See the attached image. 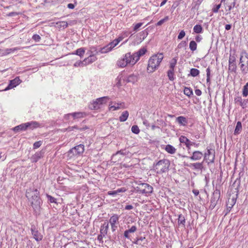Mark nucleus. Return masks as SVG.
Wrapping results in <instances>:
<instances>
[{
  "mask_svg": "<svg viewBox=\"0 0 248 248\" xmlns=\"http://www.w3.org/2000/svg\"><path fill=\"white\" fill-rule=\"evenodd\" d=\"M111 227V229L112 232H114L116 231V229L117 228V226L116 225V224L114 223H110Z\"/></svg>",
  "mask_w": 248,
  "mask_h": 248,
  "instance_id": "13d9d810",
  "label": "nucleus"
},
{
  "mask_svg": "<svg viewBox=\"0 0 248 248\" xmlns=\"http://www.w3.org/2000/svg\"><path fill=\"white\" fill-rule=\"evenodd\" d=\"M185 35L186 33L185 31L183 30L181 31L178 36V39L180 40L182 39L185 37Z\"/></svg>",
  "mask_w": 248,
  "mask_h": 248,
  "instance_id": "3c124183",
  "label": "nucleus"
},
{
  "mask_svg": "<svg viewBox=\"0 0 248 248\" xmlns=\"http://www.w3.org/2000/svg\"><path fill=\"white\" fill-rule=\"evenodd\" d=\"M146 52V50L144 48L140 49L139 51L133 53V55L136 57V60L139 61L140 57L145 54Z\"/></svg>",
  "mask_w": 248,
  "mask_h": 248,
  "instance_id": "5701e85b",
  "label": "nucleus"
},
{
  "mask_svg": "<svg viewBox=\"0 0 248 248\" xmlns=\"http://www.w3.org/2000/svg\"><path fill=\"white\" fill-rule=\"evenodd\" d=\"M88 53L90 54H94L96 55L98 53L97 48L95 47H90V50L88 51Z\"/></svg>",
  "mask_w": 248,
  "mask_h": 248,
  "instance_id": "a18cd8bd",
  "label": "nucleus"
},
{
  "mask_svg": "<svg viewBox=\"0 0 248 248\" xmlns=\"http://www.w3.org/2000/svg\"><path fill=\"white\" fill-rule=\"evenodd\" d=\"M192 192L195 196H197L199 194V191L197 189H193Z\"/></svg>",
  "mask_w": 248,
  "mask_h": 248,
  "instance_id": "338daca9",
  "label": "nucleus"
},
{
  "mask_svg": "<svg viewBox=\"0 0 248 248\" xmlns=\"http://www.w3.org/2000/svg\"><path fill=\"white\" fill-rule=\"evenodd\" d=\"M137 228L136 226H133L129 229L127 230V231L129 233H133V232H135L137 231Z\"/></svg>",
  "mask_w": 248,
  "mask_h": 248,
  "instance_id": "5fc2aeb1",
  "label": "nucleus"
},
{
  "mask_svg": "<svg viewBox=\"0 0 248 248\" xmlns=\"http://www.w3.org/2000/svg\"><path fill=\"white\" fill-rule=\"evenodd\" d=\"M177 59L175 58H173L170 62V69L174 70V67L177 63Z\"/></svg>",
  "mask_w": 248,
  "mask_h": 248,
  "instance_id": "a19ab883",
  "label": "nucleus"
},
{
  "mask_svg": "<svg viewBox=\"0 0 248 248\" xmlns=\"http://www.w3.org/2000/svg\"><path fill=\"white\" fill-rule=\"evenodd\" d=\"M119 216L118 215L114 214L111 216L109 219V222L110 223L116 224L118 222Z\"/></svg>",
  "mask_w": 248,
  "mask_h": 248,
  "instance_id": "72a5a7b5",
  "label": "nucleus"
},
{
  "mask_svg": "<svg viewBox=\"0 0 248 248\" xmlns=\"http://www.w3.org/2000/svg\"><path fill=\"white\" fill-rule=\"evenodd\" d=\"M129 153V151H127L126 149H123V150H121L120 151H118L116 153V154H121L122 155H128Z\"/></svg>",
  "mask_w": 248,
  "mask_h": 248,
  "instance_id": "de8ad7c7",
  "label": "nucleus"
},
{
  "mask_svg": "<svg viewBox=\"0 0 248 248\" xmlns=\"http://www.w3.org/2000/svg\"><path fill=\"white\" fill-rule=\"evenodd\" d=\"M163 59L162 53H157L152 55L148 60L147 72L152 73L155 72L159 66Z\"/></svg>",
  "mask_w": 248,
  "mask_h": 248,
  "instance_id": "f03ea898",
  "label": "nucleus"
},
{
  "mask_svg": "<svg viewBox=\"0 0 248 248\" xmlns=\"http://www.w3.org/2000/svg\"><path fill=\"white\" fill-rule=\"evenodd\" d=\"M67 7L69 9H73L75 7V6L72 3H69L67 5Z\"/></svg>",
  "mask_w": 248,
  "mask_h": 248,
  "instance_id": "69168bd1",
  "label": "nucleus"
},
{
  "mask_svg": "<svg viewBox=\"0 0 248 248\" xmlns=\"http://www.w3.org/2000/svg\"><path fill=\"white\" fill-rule=\"evenodd\" d=\"M178 123L183 125H186L187 123L186 119L183 116H179L176 119Z\"/></svg>",
  "mask_w": 248,
  "mask_h": 248,
  "instance_id": "c85d7f7f",
  "label": "nucleus"
},
{
  "mask_svg": "<svg viewBox=\"0 0 248 248\" xmlns=\"http://www.w3.org/2000/svg\"><path fill=\"white\" fill-rule=\"evenodd\" d=\"M215 157V152L214 150L208 149L207 152L205 153L204 155V160L208 164L213 163L214 162Z\"/></svg>",
  "mask_w": 248,
  "mask_h": 248,
  "instance_id": "9d476101",
  "label": "nucleus"
},
{
  "mask_svg": "<svg viewBox=\"0 0 248 248\" xmlns=\"http://www.w3.org/2000/svg\"><path fill=\"white\" fill-rule=\"evenodd\" d=\"M21 83V80L19 77H16L13 80H10L8 86L5 88V90H8L16 87Z\"/></svg>",
  "mask_w": 248,
  "mask_h": 248,
  "instance_id": "ddd939ff",
  "label": "nucleus"
},
{
  "mask_svg": "<svg viewBox=\"0 0 248 248\" xmlns=\"http://www.w3.org/2000/svg\"><path fill=\"white\" fill-rule=\"evenodd\" d=\"M68 115H71L74 119H77L83 117L85 115V114L83 112H78L68 114Z\"/></svg>",
  "mask_w": 248,
  "mask_h": 248,
  "instance_id": "c756f323",
  "label": "nucleus"
},
{
  "mask_svg": "<svg viewBox=\"0 0 248 248\" xmlns=\"http://www.w3.org/2000/svg\"><path fill=\"white\" fill-rule=\"evenodd\" d=\"M169 18L168 16H165L164 18L158 21L156 24V26H159L162 25L164 22L167 21L169 20Z\"/></svg>",
  "mask_w": 248,
  "mask_h": 248,
  "instance_id": "c03bdc74",
  "label": "nucleus"
},
{
  "mask_svg": "<svg viewBox=\"0 0 248 248\" xmlns=\"http://www.w3.org/2000/svg\"><path fill=\"white\" fill-rule=\"evenodd\" d=\"M108 229V223L105 222L101 227L100 234H103V236H105L107 234Z\"/></svg>",
  "mask_w": 248,
  "mask_h": 248,
  "instance_id": "4be33fe9",
  "label": "nucleus"
},
{
  "mask_svg": "<svg viewBox=\"0 0 248 248\" xmlns=\"http://www.w3.org/2000/svg\"><path fill=\"white\" fill-rule=\"evenodd\" d=\"M117 194V191L116 190H115V191H109L108 192V195H116Z\"/></svg>",
  "mask_w": 248,
  "mask_h": 248,
  "instance_id": "774afa93",
  "label": "nucleus"
},
{
  "mask_svg": "<svg viewBox=\"0 0 248 248\" xmlns=\"http://www.w3.org/2000/svg\"><path fill=\"white\" fill-rule=\"evenodd\" d=\"M56 27L59 29H65L68 27V23L65 21H61L56 23Z\"/></svg>",
  "mask_w": 248,
  "mask_h": 248,
  "instance_id": "393cba45",
  "label": "nucleus"
},
{
  "mask_svg": "<svg viewBox=\"0 0 248 248\" xmlns=\"http://www.w3.org/2000/svg\"><path fill=\"white\" fill-rule=\"evenodd\" d=\"M200 74V71L198 69L196 68H192L190 70V74L192 76L195 77L198 76Z\"/></svg>",
  "mask_w": 248,
  "mask_h": 248,
  "instance_id": "37998d69",
  "label": "nucleus"
},
{
  "mask_svg": "<svg viewBox=\"0 0 248 248\" xmlns=\"http://www.w3.org/2000/svg\"><path fill=\"white\" fill-rule=\"evenodd\" d=\"M236 202V199L234 198L228 199V201L227 202V209H229V211L231 209V208L233 207V206L235 204Z\"/></svg>",
  "mask_w": 248,
  "mask_h": 248,
  "instance_id": "a878e982",
  "label": "nucleus"
},
{
  "mask_svg": "<svg viewBox=\"0 0 248 248\" xmlns=\"http://www.w3.org/2000/svg\"><path fill=\"white\" fill-rule=\"evenodd\" d=\"M26 124L27 129L30 128L33 129L40 126V124L36 121H31V122L26 123Z\"/></svg>",
  "mask_w": 248,
  "mask_h": 248,
  "instance_id": "a211bd4d",
  "label": "nucleus"
},
{
  "mask_svg": "<svg viewBox=\"0 0 248 248\" xmlns=\"http://www.w3.org/2000/svg\"><path fill=\"white\" fill-rule=\"evenodd\" d=\"M153 187L146 183H140L135 187V190L142 194H149L153 191Z\"/></svg>",
  "mask_w": 248,
  "mask_h": 248,
  "instance_id": "6e6552de",
  "label": "nucleus"
},
{
  "mask_svg": "<svg viewBox=\"0 0 248 248\" xmlns=\"http://www.w3.org/2000/svg\"><path fill=\"white\" fill-rule=\"evenodd\" d=\"M85 52V50L84 48L81 47V48H79L78 49L76 50V52L75 53V54L77 55L82 57L84 55Z\"/></svg>",
  "mask_w": 248,
  "mask_h": 248,
  "instance_id": "79ce46f5",
  "label": "nucleus"
},
{
  "mask_svg": "<svg viewBox=\"0 0 248 248\" xmlns=\"http://www.w3.org/2000/svg\"><path fill=\"white\" fill-rule=\"evenodd\" d=\"M178 223L179 225H182L183 227L185 226L186 219L184 216L179 215L178 219Z\"/></svg>",
  "mask_w": 248,
  "mask_h": 248,
  "instance_id": "473e14b6",
  "label": "nucleus"
},
{
  "mask_svg": "<svg viewBox=\"0 0 248 248\" xmlns=\"http://www.w3.org/2000/svg\"><path fill=\"white\" fill-rule=\"evenodd\" d=\"M109 108H115V109H116V108H123L124 107H125V106H124V103H123V102H121V103H114V102H111L109 105Z\"/></svg>",
  "mask_w": 248,
  "mask_h": 248,
  "instance_id": "412c9836",
  "label": "nucleus"
},
{
  "mask_svg": "<svg viewBox=\"0 0 248 248\" xmlns=\"http://www.w3.org/2000/svg\"><path fill=\"white\" fill-rule=\"evenodd\" d=\"M241 129H242L241 123L240 122H238L237 123L236 125L235 126L234 134L235 135L239 134Z\"/></svg>",
  "mask_w": 248,
  "mask_h": 248,
  "instance_id": "f704fd0d",
  "label": "nucleus"
},
{
  "mask_svg": "<svg viewBox=\"0 0 248 248\" xmlns=\"http://www.w3.org/2000/svg\"><path fill=\"white\" fill-rule=\"evenodd\" d=\"M193 31L196 33H201L202 31V27L201 25H196L193 28Z\"/></svg>",
  "mask_w": 248,
  "mask_h": 248,
  "instance_id": "e433bc0d",
  "label": "nucleus"
},
{
  "mask_svg": "<svg viewBox=\"0 0 248 248\" xmlns=\"http://www.w3.org/2000/svg\"><path fill=\"white\" fill-rule=\"evenodd\" d=\"M236 0H221V2L223 3V5L227 14L230 13L231 11L233 9L236 4Z\"/></svg>",
  "mask_w": 248,
  "mask_h": 248,
  "instance_id": "1a4fd4ad",
  "label": "nucleus"
},
{
  "mask_svg": "<svg viewBox=\"0 0 248 248\" xmlns=\"http://www.w3.org/2000/svg\"><path fill=\"white\" fill-rule=\"evenodd\" d=\"M186 46V42L185 41H182L178 45V47L179 48L185 47Z\"/></svg>",
  "mask_w": 248,
  "mask_h": 248,
  "instance_id": "6e6d98bb",
  "label": "nucleus"
},
{
  "mask_svg": "<svg viewBox=\"0 0 248 248\" xmlns=\"http://www.w3.org/2000/svg\"><path fill=\"white\" fill-rule=\"evenodd\" d=\"M229 70L231 72H235L236 70V65L234 62V60L232 61L231 59L229 61Z\"/></svg>",
  "mask_w": 248,
  "mask_h": 248,
  "instance_id": "b1692460",
  "label": "nucleus"
},
{
  "mask_svg": "<svg viewBox=\"0 0 248 248\" xmlns=\"http://www.w3.org/2000/svg\"><path fill=\"white\" fill-rule=\"evenodd\" d=\"M46 197L48 201L51 203H56V199L52 196L47 194Z\"/></svg>",
  "mask_w": 248,
  "mask_h": 248,
  "instance_id": "09e8293b",
  "label": "nucleus"
},
{
  "mask_svg": "<svg viewBox=\"0 0 248 248\" xmlns=\"http://www.w3.org/2000/svg\"><path fill=\"white\" fill-rule=\"evenodd\" d=\"M184 93L185 95L187 96H190L193 94V91L190 88L185 87L184 90Z\"/></svg>",
  "mask_w": 248,
  "mask_h": 248,
  "instance_id": "4c0bfd02",
  "label": "nucleus"
},
{
  "mask_svg": "<svg viewBox=\"0 0 248 248\" xmlns=\"http://www.w3.org/2000/svg\"><path fill=\"white\" fill-rule=\"evenodd\" d=\"M220 6H221V4H218V5H216L213 9H212V11L214 12V13H217L218 11V10L219 9V8H220Z\"/></svg>",
  "mask_w": 248,
  "mask_h": 248,
  "instance_id": "864d4df0",
  "label": "nucleus"
},
{
  "mask_svg": "<svg viewBox=\"0 0 248 248\" xmlns=\"http://www.w3.org/2000/svg\"><path fill=\"white\" fill-rule=\"evenodd\" d=\"M133 208V206L131 205H127L125 207V210H131Z\"/></svg>",
  "mask_w": 248,
  "mask_h": 248,
  "instance_id": "0e129e2a",
  "label": "nucleus"
},
{
  "mask_svg": "<svg viewBox=\"0 0 248 248\" xmlns=\"http://www.w3.org/2000/svg\"><path fill=\"white\" fill-rule=\"evenodd\" d=\"M84 151V146L79 144L70 149L67 153V156L69 159L74 158L82 154Z\"/></svg>",
  "mask_w": 248,
  "mask_h": 248,
  "instance_id": "423d86ee",
  "label": "nucleus"
},
{
  "mask_svg": "<svg viewBox=\"0 0 248 248\" xmlns=\"http://www.w3.org/2000/svg\"><path fill=\"white\" fill-rule=\"evenodd\" d=\"M89 54V56L88 58H85L83 62L87 64L92 63L95 62L97 60V58L94 54Z\"/></svg>",
  "mask_w": 248,
  "mask_h": 248,
  "instance_id": "dca6fc26",
  "label": "nucleus"
},
{
  "mask_svg": "<svg viewBox=\"0 0 248 248\" xmlns=\"http://www.w3.org/2000/svg\"><path fill=\"white\" fill-rule=\"evenodd\" d=\"M42 155L40 153H36L34 155H32L31 158V162L35 163L39 159H40Z\"/></svg>",
  "mask_w": 248,
  "mask_h": 248,
  "instance_id": "bb28decb",
  "label": "nucleus"
},
{
  "mask_svg": "<svg viewBox=\"0 0 248 248\" xmlns=\"http://www.w3.org/2000/svg\"><path fill=\"white\" fill-rule=\"evenodd\" d=\"M27 129V128L26 123L22 124L12 128V130L16 133L20 131H25Z\"/></svg>",
  "mask_w": 248,
  "mask_h": 248,
  "instance_id": "6ab92c4d",
  "label": "nucleus"
},
{
  "mask_svg": "<svg viewBox=\"0 0 248 248\" xmlns=\"http://www.w3.org/2000/svg\"><path fill=\"white\" fill-rule=\"evenodd\" d=\"M131 131L135 134H138L140 132V129L137 125H133L131 128Z\"/></svg>",
  "mask_w": 248,
  "mask_h": 248,
  "instance_id": "49530a36",
  "label": "nucleus"
},
{
  "mask_svg": "<svg viewBox=\"0 0 248 248\" xmlns=\"http://www.w3.org/2000/svg\"><path fill=\"white\" fill-rule=\"evenodd\" d=\"M31 230L33 238L35 239V240L37 241H40L42 239V235H41V234L38 232V230L35 228L34 226H32Z\"/></svg>",
  "mask_w": 248,
  "mask_h": 248,
  "instance_id": "4468645a",
  "label": "nucleus"
},
{
  "mask_svg": "<svg viewBox=\"0 0 248 248\" xmlns=\"http://www.w3.org/2000/svg\"><path fill=\"white\" fill-rule=\"evenodd\" d=\"M197 44L194 41H191L189 43V48L192 51H194L197 49Z\"/></svg>",
  "mask_w": 248,
  "mask_h": 248,
  "instance_id": "c9c22d12",
  "label": "nucleus"
},
{
  "mask_svg": "<svg viewBox=\"0 0 248 248\" xmlns=\"http://www.w3.org/2000/svg\"><path fill=\"white\" fill-rule=\"evenodd\" d=\"M187 166L190 168H193L194 169L202 170L203 168L202 162L192 163Z\"/></svg>",
  "mask_w": 248,
  "mask_h": 248,
  "instance_id": "cd10ccee",
  "label": "nucleus"
},
{
  "mask_svg": "<svg viewBox=\"0 0 248 248\" xmlns=\"http://www.w3.org/2000/svg\"><path fill=\"white\" fill-rule=\"evenodd\" d=\"M129 232L127 230L125 231L124 233V237L126 238L129 239L130 236L129 235Z\"/></svg>",
  "mask_w": 248,
  "mask_h": 248,
  "instance_id": "bf43d9fd",
  "label": "nucleus"
},
{
  "mask_svg": "<svg viewBox=\"0 0 248 248\" xmlns=\"http://www.w3.org/2000/svg\"><path fill=\"white\" fill-rule=\"evenodd\" d=\"M242 95L244 97H247L248 95V82L243 87Z\"/></svg>",
  "mask_w": 248,
  "mask_h": 248,
  "instance_id": "ea45409f",
  "label": "nucleus"
},
{
  "mask_svg": "<svg viewBox=\"0 0 248 248\" xmlns=\"http://www.w3.org/2000/svg\"><path fill=\"white\" fill-rule=\"evenodd\" d=\"M138 61L133 55L130 52L126 53L122 58L119 59L116 63V65L119 68H124L127 65L133 66L135 65Z\"/></svg>",
  "mask_w": 248,
  "mask_h": 248,
  "instance_id": "7ed1b4c3",
  "label": "nucleus"
},
{
  "mask_svg": "<svg viewBox=\"0 0 248 248\" xmlns=\"http://www.w3.org/2000/svg\"><path fill=\"white\" fill-rule=\"evenodd\" d=\"M26 196L33 210L34 214L35 215H40L43 202L37 188L34 187H30L26 190Z\"/></svg>",
  "mask_w": 248,
  "mask_h": 248,
  "instance_id": "f257e3e1",
  "label": "nucleus"
},
{
  "mask_svg": "<svg viewBox=\"0 0 248 248\" xmlns=\"http://www.w3.org/2000/svg\"><path fill=\"white\" fill-rule=\"evenodd\" d=\"M138 80V76L134 74L129 75L126 79L127 82L135 83Z\"/></svg>",
  "mask_w": 248,
  "mask_h": 248,
  "instance_id": "aec40b11",
  "label": "nucleus"
},
{
  "mask_svg": "<svg viewBox=\"0 0 248 248\" xmlns=\"http://www.w3.org/2000/svg\"><path fill=\"white\" fill-rule=\"evenodd\" d=\"M165 150L169 153L173 154L176 152V149L171 145L168 144L166 146Z\"/></svg>",
  "mask_w": 248,
  "mask_h": 248,
  "instance_id": "7c9ffc66",
  "label": "nucleus"
},
{
  "mask_svg": "<svg viewBox=\"0 0 248 248\" xmlns=\"http://www.w3.org/2000/svg\"><path fill=\"white\" fill-rule=\"evenodd\" d=\"M42 145V141H38L34 143L33 144V149H37L41 146Z\"/></svg>",
  "mask_w": 248,
  "mask_h": 248,
  "instance_id": "603ef678",
  "label": "nucleus"
},
{
  "mask_svg": "<svg viewBox=\"0 0 248 248\" xmlns=\"http://www.w3.org/2000/svg\"><path fill=\"white\" fill-rule=\"evenodd\" d=\"M19 14V13H17V12H11L8 14V16H13L18 15Z\"/></svg>",
  "mask_w": 248,
  "mask_h": 248,
  "instance_id": "680f3d73",
  "label": "nucleus"
},
{
  "mask_svg": "<svg viewBox=\"0 0 248 248\" xmlns=\"http://www.w3.org/2000/svg\"><path fill=\"white\" fill-rule=\"evenodd\" d=\"M170 163L168 159H162L154 165V170L157 173L161 174L168 170Z\"/></svg>",
  "mask_w": 248,
  "mask_h": 248,
  "instance_id": "20e7f679",
  "label": "nucleus"
},
{
  "mask_svg": "<svg viewBox=\"0 0 248 248\" xmlns=\"http://www.w3.org/2000/svg\"><path fill=\"white\" fill-rule=\"evenodd\" d=\"M168 77L170 80H174V70L169 69L167 73Z\"/></svg>",
  "mask_w": 248,
  "mask_h": 248,
  "instance_id": "58836bf2",
  "label": "nucleus"
},
{
  "mask_svg": "<svg viewBox=\"0 0 248 248\" xmlns=\"http://www.w3.org/2000/svg\"><path fill=\"white\" fill-rule=\"evenodd\" d=\"M180 142L182 143H184L186 146L188 145H192L194 144V142H191L186 137L184 136H181L179 138Z\"/></svg>",
  "mask_w": 248,
  "mask_h": 248,
  "instance_id": "f3484780",
  "label": "nucleus"
},
{
  "mask_svg": "<svg viewBox=\"0 0 248 248\" xmlns=\"http://www.w3.org/2000/svg\"><path fill=\"white\" fill-rule=\"evenodd\" d=\"M124 38V37L122 36H119L117 39H114L108 45L102 48L100 50V52L101 53H106L111 51Z\"/></svg>",
  "mask_w": 248,
  "mask_h": 248,
  "instance_id": "0eeeda50",
  "label": "nucleus"
},
{
  "mask_svg": "<svg viewBox=\"0 0 248 248\" xmlns=\"http://www.w3.org/2000/svg\"><path fill=\"white\" fill-rule=\"evenodd\" d=\"M203 154L202 152L196 151L193 153L192 155L190 157V158L192 160L196 161L200 160Z\"/></svg>",
  "mask_w": 248,
  "mask_h": 248,
  "instance_id": "2eb2a0df",
  "label": "nucleus"
},
{
  "mask_svg": "<svg viewBox=\"0 0 248 248\" xmlns=\"http://www.w3.org/2000/svg\"><path fill=\"white\" fill-rule=\"evenodd\" d=\"M142 23H139L136 24L134 27V31H137L142 25Z\"/></svg>",
  "mask_w": 248,
  "mask_h": 248,
  "instance_id": "4d7b16f0",
  "label": "nucleus"
},
{
  "mask_svg": "<svg viewBox=\"0 0 248 248\" xmlns=\"http://www.w3.org/2000/svg\"><path fill=\"white\" fill-rule=\"evenodd\" d=\"M32 39L36 42H38L41 40V37L38 34H34L32 37Z\"/></svg>",
  "mask_w": 248,
  "mask_h": 248,
  "instance_id": "8fccbe9b",
  "label": "nucleus"
},
{
  "mask_svg": "<svg viewBox=\"0 0 248 248\" xmlns=\"http://www.w3.org/2000/svg\"><path fill=\"white\" fill-rule=\"evenodd\" d=\"M195 93L197 95L200 96L202 94V91L200 89H196Z\"/></svg>",
  "mask_w": 248,
  "mask_h": 248,
  "instance_id": "e2e57ef3",
  "label": "nucleus"
},
{
  "mask_svg": "<svg viewBox=\"0 0 248 248\" xmlns=\"http://www.w3.org/2000/svg\"><path fill=\"white\" fill-rule=\"evenodd\" d=\"M220 197V192L218 190H216L213 192L212 197L210 201V205L209 208L213 209L217 204V201Z\"/></svg>",
  "mask_w": 248,
  "mask_h": 248,
  "instance_id": "9b49d317",
  "label": "nucleus"
},
{
  "mask_svg": "<svg viewBox=\"0 0 248 248\" xmlns=\"http://www.w3.org/2000/svg\"><path fill=\"white\" fill-rule=\"evenodd\" d=\"M117 193L120 192H124L126 191V189L124 187H122L116 190Z\"/></svg>",
  "mask_w": 248,
  "mask_h": 248,
  "instance_id": "052dcab7",
  "label": "nucleus"
},
{
  "mask_svg": "<svg viewBox=\"0 0 248 248\" xmlns=\"http://www.w3.org/2000/svg\"><path fill=\"white\" fill-rule=\"evenodd\" d=\"M239 64L242 72L247 74L248 72V54L246 51L241 53Z\"/></svg>",
  "mask_w": 248,
  "mask_h": 248,
  "instance_id": "39448f33",
  "label": "nucleus"
},
{
  "mask_svg": "<svg viewBox=\"0 0 248 248\" xmlns=\"http://www.w3.org/2000/svg\"><path fill=\"white\" fill-rule=\"evenodd\" d=\"M128 115H129V113L127 111H124L122 113V115L120 116L119 120L121 122H125L127 120V119L128 117Z\"/></svg>",
  "mask_w": 248,
  "mask_h": 248,
  "instance_id": "2f4dec72",
  "label": "nucleus"
},
{
  "mask_svg": "<svg viewBox=\"0 0 248 248\" xmlns=\"http://www.w3.org/2000/svg\"><path fill=\"white\" fill-rule=\"evenodd\" d=\"M109 100L108 96H104L100 97L96 99L95 101L93 102V108L99 107L101 105L106 104Z\"/></svg>",
  "mask_w": 248,
  "mask_h": 248,
  "instance_id": "f8f14e48",
  "label": "nucleus"
}]
</instances>
